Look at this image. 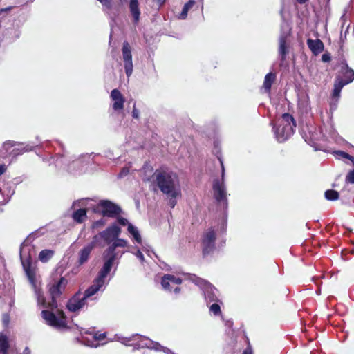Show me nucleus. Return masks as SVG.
I'll list each match as a JSON object with an SVG mask.
<instances>
[{
  "mask_svg": "<svg viewBox=\"0 0 354 354\" xmlns=\"http://www.w3.org/2000/svg\"><path fill=\"white\" fill-rule=\"evenodd\" d=\"M116 217H117V221L120 225L124 226L126 225L129 224L128 221L126 218L119 216H118Z\"/></svg>",
  "mask_w": 354,
  "mask_h": 354,
  "instance_id": "79ce46f5",
  "label": "nucleus"
},
{
  "mask_svg": "<svg viewBox=\"0 0 354 354\" xmlns=\"http://www.w3.org/2000/svg\"><path fill=\"white\" fill-rule=\"evenodd\" d=\"M121 3L126 2L127 0H119ZM129 9L130 12V15L133 19V24L134 25H137L140 19V10L139 8V2L138 0H129Z\"/></svg>",
  "mask_w": 354,
  "mask_h": 354,
  "instance_id": "5701e85b",
  "label": "nucleus"
},
{
  "mask_svg": "<svg viewBox=\"0 0 354 354\" xmlns=\"http://www.w3.org/2000/svg\"><path fill=\"white\" fill-rule=\"evenodd\" d=\"M140 111L136 107V102H133V107L132 111V117L135 119L139 118Z\"/></svg>",
  "mask_w": 354,
  "mask_h": 354,
  "instance_id": "37998d69",
  "label": "nucleus"
},
{
  "mask_svg": "<svg viewBox=\"0 0 354 354\" xmlns=\"http://www.w3.org/2000/svg\"><path fill=\"white\" fill-rule=\"evenodd\" d=\"M95 241H93L89 243L88 244H87L86 245H85L82 249H81L80 250L79 258H78V261H77V263L80 265H83L86 262H87L92 250L95 248Z\"/></svg>",
  "mask_w": 354,
  "mask_h": 354,
  "instance_id": "393cba45",
  "label": "nucleus"
},
{
  "mask_svg": "<svg viewBox=\"0 0 354 354\" xmlns=\"http://www.w3.org/2000/svg\"><path fill=\"white\" fill-rule=\"evenodd\" d=\"M339 73L342 75V82L345 84H348L354 80V71L350 68L345 59L340 62Z\"/></svg>",
  "mask_w": 354,
  "mask_h": 354,
  "instance_id": "412c9836",
  "label": "nucleus"
},
{
  "mask_svg": "<svg viewBox=\"0 0 354 354\" xmlns=\"http://www.w3.org/2000/svg\"><path fill=\"white\" fill-rule=\"evenodd\" d=\"M179 285H176L172 290L175 295H178L180 292L181 288L178 286Z\"/></svg>",
  "mask_w": 354,
  "mask_h": 354,
  "instance_id": "603ef678",
  "label": "nucleus"
},
{
  "mask_svg": "<svg viewBox=\"0 0 354 354\" xmlns=\"http://www.w3.org/2000/svg\"><path fill=\"white\" fill-rule=\"evenodd\" d=\"M54 252L51 250H43L39 254V259L43 263L48 261L53 256Z\"/></svg>",
  "mask_w": 354,
  "mask_h": 354,
  "instance_id": "473e14b6",
  "label": "nucleus"
},
{
  "mask_svg": "<svg viewBox=\"0 0 354 354\" xmlns=\"http://www.w3.org/2000/svg\"><path fill=\"white\" fill-rule=\"evenodd\" d=\"M102 6L103 12L108 15L113 23H115V19L118 16V11L113 10V0H97Z\"/></svg>",
  "mask_w": 354,
  "mask_h": 354,
  "instance_id": "b1692460",
  "label": "nucleus"
},
{
  "mask_svg": "<svg viewBox=\"0 0 354 354\" xmlns=\"http://www.w3.org/2000/svg\"><path fill=\"white\" fill-rule=\"evenodd\" d=\"M44 310L41 311V317L46 323L58 330L66 328V321L64 313L57 308L53 310Z\"/></svg>",
  "mask_w": 354,
  "mask_h": 354,
  "instance_id": "6e6552de",
  "label": "nucleus"
},
{
  "mask_svg": "<svg viewBox=\"0 0 354 354\" xmlns=\"http://www.w3.org/2000/svg\"><path fill=\"white\" fill-rule=\"evenodd\" d=\"M7 167L4 164L0 165V176L6 171Z\"/></svg>",
  "mask_w": 354,
  "mask_h": 354,
  "instance_id": "3c124183",
  "label": "nucleus"
},
{
  "mask_svg": "<svg viewBox=\"0 0 354 354\" xmlns=\"http://www.w3.org/2000/svg\"><path fill=\"white\" fill-rule=\"evenodd\" d=\"M219 161L221 165V180H215L213 183V191L214 196L216 201L221 205H223V209L227 208V191L224 183L225 179V168L223 160L219 158Z\"/></svg>",
  "mask_w": 354,
  "mask_h": 354,
  "instance_id": "1a4fd4ad",
  "label": "nucleus"
},
{
  "mask_svg": "<svg viewBox=\"0 0 354 354\" xmlns=\"http://www.w3.org/2000/svg\"><path fill=\"white\" fill-rule=\"evenodd\" d=\"M129 172V169L128 167H124L122 169L121 171L119 174V177L122 178L125 176H127Z\"/></svg>",
  "mask_w": 354,
  "mask_h": 354,
  "instance_id": "de8ad7c7",
  "label": "nucleus"
},
{
  "mask_svg": "<svg viewBox=\"0 0 354 354\" xmlns=\"http://www.w3.org/2000/svg\"><path fill=\"white\" fill-rule=\"evenodd\" d=\"M115 339L125 346H133L135 350L147 348L156 351H162L166 354H174L169 348L162 346L158 342L139 334H134L130 337L115 335Z\"/></svg>",
  "mask_w": 354,
  "mask_h": 354,
  "instance_id": "f03ea898",
  "label": "nucleus"
},
{
  "mask_svg": "<svg viewBox=\"0 0 354 354\" xmlns=\"http://www.w3.org/2000/svg\"><path fill=\"white\" fill-rule=\"evenodd\" d=\"M195 3L194 0H189L184 6L187 7L188 10H190L194 6Z\"/></svg>",
  "mask_w": 354,
  "mask_h": 354,
  "instance_id": "09e8293b",
  "label": "nucleus"
},
{
  "mask_svg": "<svg viewBox=\"0 0 354 354\" xmlns=\"http://www.w3.org/2000/svg\"><path fill=\"white\" fill-rule=\"evenodd\" d=\"M222 304V301L220 299V301H214L212 302L208 306L209 309L210 313L213 314L214 316H218L221 315V305Z\"/></svg>",
  "mask_w": 354,
  "mask_h": 354,
  "instance_id": "72a5a7b5",
  "label": "nucleus"
},
{
  "mask_svg": "<svg viewBox=\"0 0 354 354\" xmlns=\"http://www.w3.org/2000/svg\"><path fill=\"white\" fill-rule=\"evenodd\" d=\"M24 145V147H23V149L21 150V151L19 152H17V150H15V156H18V155H21V154H23L24 152H28V151H32L34 149L35 147H41V145H31L30 143H27L25 145V143H17L16 142H14V141H10V140H8V141H6L3 143V147L8 150L9 147H13L16 145Z\"/></svg>",
  "mask_w": 354,
  "mask_h": 354,
  "instance_id": "a878e982",
  "label": "nucleus"
},
{
  "mask_svg": "<svg viewBox=\"0 0 354 354\" xmlns=\"http://www.w3.org/2000/svg\"><path fill=\"white\" fill-rule=\"evenodd\" d=\"M87 302L88 300L85 297L84 295L82 297L81 293L78 292L68 301L66 307L69 311L75 313L83 309Z\"/></svg>",
  "mask_w": 354,
  "mask_h": 354,
  "instance_id": "a211bd4d",
  "label": "nucleus"
},
{
  "mask_svg": "<svg viewBox=\"0 0 354 354\" xmlns=\"http://www.w3.org/2000/svg\"><path fill=\"white\" fill-rule=\"evenodd\" d=\"M290 35V28L286 23L282 24L279 37V55L281 62L286 60V55L289 53L288 39Z\"/></svg>",
  "mask_w": 354,
  "mask_h": 354,
  "instance_id": "9b49d317",
  "label": "nucleus"
},
{
  "mask_svg": "<svg viewBox=\"0 0 354 354\" xmlns=\"http://www.w3.org/2000/svg\"><path fill=\"white\" fill-rule=\"evenodd\" d=\"M188 279L198 286L203 292V297L207 306L212 302L220 301L218 290L208 281L199 278L195 274H187Z\"/></svg>",
  "mask_w": 354,
  "mask_h": 354,
  "instance_id": "423d86ee",
  "label": "nucleus"
},
{
  "mask_svg": "<svg viewBox=\"0 0 354 354\" xmlns=\"http://www.w3.org/2000/svg\"><path fill=\"white\" fill-rule=\"evenodd\" d=\"M9 343L8 337L0 333V354H8Z\"/></svg>",
  "mask_w": 354,
  "mask_h": 354,
  "instance_id": "2f4dec72",
  "label": "nucleus"
},
{
  "mask_svg": "<svg viewBox=\"0 0 354 354\" xmlns=\"http://www.w3.org/2000/svg\"><path fill=\"white\" fill-rule=\"evenodd\" d=\"M334 153L336 156V157L339 159L346 158V159L351 160L353 163V165L354 166V157L353 156L349 155L348 153H347L346 152H344L343 151H336L334 152Z\"/></svg>",
  "mask_w": 354,
  "mask_h": 354,
  "instance_id": "c9c22d12",
  "label": "nucleus"
},
{
  "mask_svg": "<svg viewBox=\"0 0 354 354\" xmlns=\"http://www.w3.org/2000/svg\"><path fill=\"white\" fill-rule=\"evenodd\" d=\"M346 84H344L342 82V77L340 75H338L335 78L334 88L333 91V97L335 98H339L340 97V93L342 88Z\"/></svg>",
  "mask_w": 354,
  "mask_h": 354,
  "instance_id": "c756f323",
  "label": "nucleus"
},
{
  "mask_svg": "<svg viewBox=\"0 0 354 354\" xmlns=\"http://www.w3.org/2000/svg\"><path fill=\"white\" fill-rule=\"evenodd\" d=\"M129 234L132 236V239L138 243L140 244L142 246V238L140 234L138 231V229L132 224L128 225L127 228Z\"/></svg>",
  "mask_w": 354,
  "mask_h": 354,
  "instance_id": "7c9ffc66",
  "label": "nucleus"
},
{
  "mask_svg": "<svg viewBox=\"0 0 354 354\" xmlns=\"http://www.w3.org/2000/svg\"><path fill=\"white\" fill-rule=\"evenodd\" d=\"M346 10H344V14L342 15V17H341V18H340V21H341V22H342V26H344V22H345V21H346Z\"/></svg>",
  "mask_w": 354,
  "mask_h": 354,
  "instance_id": "5fc2aeb1",
  "label": "nucleus"
},
{
  "mask_svg": "<svg viewBox=\"0 0 354 354\" xmlns=\"http://www.w3.org/2000/svg\"><path fill=\"white\" fill-rule=\"evenodd\" d=\"M120 232V228L116 225H113L100 232V236L107 244H110L112 243L115 239L119 237Z\"/></svg>",
  "mask_w": 354,
  "mask_h": 354,
  "instance_id": "6ab92c4d",
  "label": "nucleus"
},
{
  "mask_svg": "<svg viewBox=\"0 0 354 354\" xmlns=\"http://www.w3.org/2000/svg\"><path fill=\"white\" fill-rule=\"evenodd\" d=\"M110 97L113 101L112 108L116 112H120L124 109L125 100L121 92L117 89H113L111 92Z\"/></svg>",
  "mask_w": 354,
  "mask_h": 354,
  "instance_id": "4be33fe9",
  "label": "nucleus"
},
{
  "mask_svg": "<svg viewBox=\"0 0 354 354\" xmlns=\"http://www.w3.org/2000/svg\"><path fill=\"white\" fill-rule=\"evenodd\" d=\"M37 234V232H35L34 234H30V236L21 243L20 247L21 261L26 274L31 283H34L35 274L31 267L32 259L36 256V250L35 247L28 243V239H30L32 236H36Z\"/></svg>",
  "mask_w": 354,
  "mask_h": 354,
  "instance_id": "39448f33",
  "label": "nucleus"
},
{
  "mask_svg": "<svg viewBox=\"0 0 354 354\" xmlns=\"http://www.w3.org/2000/svg\"><path fill=\"white\" fill-rule=\"evenodd\" d=\"M128 245V242L125 239L117 238L108 247L106 252L108 254H115L116 257L118 255V252H116V248H125Z\"/></svg>",
  "mask_w": 354,
  "mask_h": 354,
  "instance_id": "cd10ccee",
  "label": "nucleus"
},
{
  "mask_svg": "<svg viewBox=\"0 0 354 354\" xmlns=\"http://www.w3.org/2000/svg\"><path fill=\"white\" fill-rule=\"evenodd\" d=\"M57 142L58 143V145H59L62 148H63V144H62L60 141L57 140Z\"/></svg>",
  "mask_w": 354,
  "mask_h": 354,
  "instance_id": "bf43d9fd",
  "label": "nucleus"
},
{
  "mask_svg": "<svg viewBox=\"0 0 354 354\" xmlns=\"http://www.w3.org/2000/svg\"><path fill=\"white\" fill-rule=\"evenodd\" d=\"M118 258L115 254H108L104 251L103 253L104 264L97 273V277L106 281L107 275L111 272L114 261Z\"/></svg>",
  "mask_w": 354,
  "mask_h": 354,
  "instance_id": "f3484780",
  "label": "nucleus"
},
{
  "mask_svg": "<svg viewBox=\"0 0 354 354\" xmlns=\"http://www.w3.org/2000/svg\"><path fill=\"white\" fill-rule=\"evenodd\" d=\"M92 155L86 154L82 155L79 157L78 159L73 160L71 162L65 157L64 155H59L55 160V166L58 167H64L68 172L73 174H77L82 172V167H83V163L85 162V165L89 163L90 156Z\"/></svg>",
  "mask_w": 354,
  "mask_h": 354,
  "instance_id": "0eeeda50",
  "label": "nucleus"
},
{
  "mask_svg": "<svg viewBox=\"0 0 354 354\" xmlns=\"http://www.w3.org/2000/svg\"><path fill=\"white\" fill-rule=\"evenodd\" d=\"M243 354H253L252 348L248 346L243 352Z\"/></svg>",
  "mask_w": 354,
  "mask_h": 354,
  "instance_id": "864d4df0",
  "label": "nucleus"
},
{
  "mask_svg": "<svg viewBox=\"0 0 354 354\" xmlns=\"http://www.w3.org/2000/svg\"><path fill=\"white\" fill-rule=\"evenodd\" d=\"M11 199V196H8L7 197H4V199L2 201H0V205H6Z\"/></svg>",
  "mask_w": 354,
  "mask_h": 354,
  "instance_id": "8fccbe9b",
  "label": "nucleus"
},
{
  "mask_svg": "<svg viewBox=\"0 0 354 354\" xmlns=\"http://www.w3.org/2000/svg\"><path fill=\"white\" fill-rule=\"evenodd\" d=\"M295 127L296 122L293 117L289 113L283 114L281 118L272 127L276 140L279 142H284L293 135Z\"/></svg>",
  "mask_w": 354,
  "mask_h": 354,
  "instance_id": "20e7f679",
  "label": "nucleus"
},
{
  "mask_svg": "<svg viewBox=\"0 0 354 354\" xmlns=\"http://www.w3.org/2000/svg\"><path fill=\"white\" fill-rule=\"evenodd\" d=\"M276 77V74L272 72H270L266 75L264 77L263 84L262 86L264 93H269L270 92L272 85L275 81Z\"/></svg>",
  "mask_w": 354,
  "mask_h": 354,
  "instance_id": "c85d7f7f",
  "label": "nucleus"
},
{
  "mask_svg": "<svg viewBox=\"0 0 354 354\" xmlns=\"http://www.w3.org/2000/svg\"><path fill=\"white\" fill-rule=\"evenodd\" d=\"M89 201V198H82L73 203L72 209H75L76 207H79L77 209L74 210L72 214V218L75 222L82 223L86 220L87 218L86 207Z\"/></svg>",
  "mask_w": 354,
  "mask_h": 354,
  "instance_id": "ddd939ff",
  "label": "nucleus"
},
{
  "mask_svg": "<svg viewBox=\"0 0 354 354\" xmlns=\"http://www.w3.org/2000/svg\"><path fill=\"white\" fill-rule=\"evenodd\" d=\"M330 59H331V56H330V54L329 53H324L322 55V61L323 62H328L330 61Z\"/></svg>",
  "mask_w": 354,
  "mask_h": 354,
  "instance_id": "a18cd8bd",
  "label": "nucleus"
},
{
  "mask_svg": "<svg viewBox=\"0 0 354 354\" xmlns=\"http://www.w3.org/2000/svg\"><path fill=\"white\" fill-rule=\"evenodd\" d=\"M324 196L328 201H336L339 198V193L333 189L326 190L324 193Z\"/></svg>",
  "mask_w": 354,
  "mask_h": 354,
  "instance_id": "f704fd0d",
  "label": "nucleus"
},
{
  "mask_svg": "<svg viewBox=\"0 0 354 354\" xmlns=\"http://www.w3.org/2000/svg\"><path fill=\"white\" fill-rule=\"evenodd\" d=\"M35 290V293L37 299V303L39 305L44 308L53 310L57 308V304L56 301V297L59 296L62 291L64 290L66 285L67 284V280L64 277H61L57 282H55L49 287V292L51 296V301L46 302V299L41 293V290L37 288L35 281L34 283H31Z\"/></svg>",
  "mask_w": 354,
  "mask_h": 354,
  "instance_id": "7ed1b4c3",
  "label": "nucleus"
},
{
  "mask_svg": "<svg viewBox=\"0 0 354 354\" xmlns=\"http://www.w3.org/2000/svg\"><path fill=\"white\" fill-rule=\"evenodd\" d=\"M347 183L354 184V169L350 171L346 176Z\"/></svg>",
  "mask_w": 354,
  "mask_h": 354,
  "instance_id": "4c0bfd02",
  "label": "nucleus"
},
{
  "mask_svg": "<svg viewBox=\"0 0 354 354\" xmlns=\"http://www.w3.org/2000/svg\"><path fill=\"white\" fill-rule=\"evenodd\" d=\"M141 171L142 180L150 181L153 177L160 190L167 196H181L179 179L175 173L162 170L153 172V168L147 165H145Z\"/></svg>",
  "mask_w": 354,
  "mask_h": 354,
  "instance_id": "f257e3e1",
  "label": "nucleus"
},
{
  "mask_svg": "<svg viewBox=\"0 0 354 354\" xmlns=\"http://www.w3.org/2000/svg\"><path fill=\"white\" fill-rule=\"evenodd\" d=\"M181 283L182 279L180 278L169 274H164L161 279L162 288L169 292H171L175 286Z\"/></svg>",
  "mask_w": 354,
  "mask_h": 354,
  "instance_id": "aec40b11",
  "label": "nucleus"
},
{
  "mask_svg": "<svg viewBox=\"0 0 354 354\" xmlns=\"http://www.w3.org/2000/svg\"><path fill=\"white\" fill-rule=\"evenodd\" d=\"M106 337V333H99L98 332H89L85 331L82 333L80 339H77L82 344L93 348H97L100 346L98 342L104 340Z\"/></svg>",
  "mask_w": 354,
  "mask_h": 354,
  "instance_id": "4468645a",
  "label": "nucleus"
},
{
  "mask_svg": "<svg viewBox=\"0 0 354 354\" xmlns=\"http://www.w3.org/2000/svg\"><path fill=\"white\" fill-rule=\"evenodd\" d=\"M129 252L133 254L140 260L141 263H143L145 261L144 255L139 249H137L136 251L132 250Z\"/></svg>",
  "mask_w": 354,
  "mask_h": 354,
  "instance_id": "e433bc0d",
  "label": "nucleus"
},
{
  "mask_svg": "<svg viewBox=\"0 0 354 354\" xmlns=\"http://www.w3.org/2000/svg\"><path fill=\"white\" fill-rule=\"evenodd\" d=\"M306 44L313 55H317L324 49V43L319 39H308Z\"/></svg>",
  "mask_w": 354,
  "mask_h": 354,
  "instance_id": "bb28decb",
  "label": "nucleus"
},
{
  "mask_svg": "<svg viewBox=\"0 0 354 354\" xmlns=\"http://www.w3.org/2000/svg\"><path fill=\"white\" fill-rule=\"evenodd\" d=\"M189 10H188L187 8L184 6L181 12L178 15V19H185L187 17V12Z\"/></svg>",
  "mask_w": 354,
  "mask_h": 354,
  "instance_id": "ea45409f",
  "label": "nucleus"
},
{
  "mask_svg": "<svg viewBox=\"0 0 354 354\" xmlns=\"http://www.w3.org/2000/svg\"><path fill=\"white\" fill-rule=\"evenodd\" d=\"M21 354H30V350L28 347H26Z\"/></svg>",
  "mask_w": 354,
  "mask_h": 354,
  "instance_id": "6e6d98bb",
  "label": "nucleus"
},
{
  "mask_svg": "<svg viewBox=\"0 0 354 354\" xmlns=\"http://www.w3.org/2000/svg\"><path fill=\"white\" fill-rule=\"evenodd\" d=\"M167 0H152V2L155 6L158 7V8H160L164 6Z\"/></svg>",
  "mask_w": 354,
  "mask_h": 354,
  "instance_id": "49530a36",
  "label": "nucleus"
},
{
  "mask_svg": "<svg viewBox=\"0 0 354 354\" xmlns=\"http://www.w3.org/2000/svg\"><path fill=\"white\" fill-rule=\"evenodd\" d=\"M122 59L125 73L129 77L133 73V65L132 62L131 47L128 41H124L122 48Z\"/></svg>",
  "mask_w": 354,
  "mask_h": 354,
  "instance_id": "dca6fc26",
  "label": "nucleus"
},
{
  "mask_svg": "<svg viewBox=\"0 0 354 354\" xmlns=\"http://www.w3.org/2000/svg\"><path fill=\"white\" fill-rule=\"evenodd\" d=\"M108 282L100 279L97 277L93 280L92 285H91L84 292V296L88 300H95L98 292H104Z\"/></svg>",
  "mask_w": 354,
  "mask_h": 354,
  "instance_id": "2eb2a0df",
  "label": "nucleus"
},
{
  "mask_svg": "<svg viewBox=\"0 0 354 354\" xmlns=\"http://www.w3.org/2000/svg\"><path fill=\"white\" fill-rule=\"evenodd\" d=\"M22 149H23V147L14 149H13V151H12V153L15 155V150H17V152H19V151H21V150Z\"/></svg>",
  "mask_w": 354,
  "mask_h": 354,
  "instance_id": "4d7b16f0",
  "label": "nucleus"
},
{
  "mask_svg": "<svg viewBox=\"0 0 354 354\" xmlns=\"http://www.w3.org/2000/svg\"><path fill=\"white\" fill-rule=\"evenodd\" d=\"M216 232L213 227L208 228L201 238V246L203 255H207L215 250Z\"/></svg>",
  "mask_w": 354,
  "mask_h": 354,
  "instance_id": "f8f14e48",
  "label": "nucleus"
},
{
  "mask_svg": "<svg viewBox=\"0 0 354 354\" xmlns=\"http://www.w3.org/2000/svg\"><path fill=\"white\" fill-rule=\"evenodd\" d=\"M181 196H167L169 199V204L171 208H174L176 205V199Z\"/></svg>",
  "mask_w": 354,
  "mask_h": 354,
  "instance_id": "58836bf2",
  "label": "nucleus"
},
{
  "mask_svg": "<svg viewBox=\"0 0 354 354\" xmlns=\"http://www.w3.org/2000/svg\"><path fill=\"white\" fill-rule=\"evenodd\" d=\"M2 322L5 327L8 326L9 322H10V316L8 314L5 313L3 315L2 317Z\"/></svg>",
  "mask_w": 354,
  "mask_h": 354,
  "instance_id": "c03bdc74",
  "label": "nucleus"
},
{
  "mask_svg": "<svg viewBox=\"0 0 354 354\" xmlns=\"http://www.w3.org/2000/svg\"><path fill=\"white\" fill-rule=\"evenodd\" d=\"M104 224H105V221L104 219L102 218V219L95 221L92 224V227L93 228H98L101 226H103Z\"/></svg>",
  "mask_w": 354,
  "mask_h": 354,
  "instance_id": "a19ab883",
  "label": "nucleus"
},
{
  "mask_svg": "<svg viewBox=\"0 0 354 354\" xmlns=\"http://www.w3.org/2000/svg\"><path fill=\"white\" fill-rule=\"evenodd\" d=\"M308 0H297V1L299 3H304L307 1Z\"/></svg>",
  "mask_w": 354,
  "mask_h": 354,
  "instance_id": "13d9d810",
  "label": "nucleus"
},
{
  "mask_svg": "<svg viewBox=\"0 0 354 354\" xmlns=\"http://www.w3.org/2000/svg\"><path fill=\"white\" fill-rule=\"evenodd\" d=\"M93 212L99 213L103 216L115 218L120 215L122 209L119 205L109 200H100L98 203L93 207Z\"/></svg>",
  "mask_w": 354,
  "mask_h": 354,
  "instance_id": "9d476101",
  "label": "nucleus"
}]
</instances>
